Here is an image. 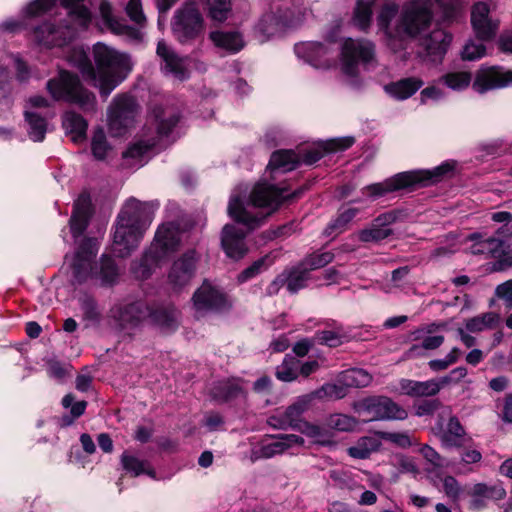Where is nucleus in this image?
Returning <instances> with one entry per match:
<instances>
[{
	"label": "nucleus",
	"mask_w": 512,
	"mask_h": 512,
	"mask_svg": "<svg viewBox=\"0 0 512 512\" xmlns=\"http://www.w3.org/2000/svg\"><path fill=\"white\" fill-rule=\"evenodd\" d=\"M242 393L243 389L235 381L218 382L211 389L212 397L220 402L233 400L239 397Z\"/></svg>",
	"instance_id": "obj_40"
},
{
	"label": "nucleus",
	"mask_w": 512,
	"mask_h": 512,
	"mask_svg": "<svg viewBox=\"0 0 512 512\" xmlns=\"http://www.w3.org/2000/svg\"><path fill=\"white\" fill-rule=\"evenodd\" d=\"M121 463L123 468L132 473L133 476H138L142 473H146L151 477H155V473L153 470L146 469V462L138 459L135 456L129 455L128 453H123L121 456Z\"/></svg>",
	"instance_id": "obj_54"
},
{
	"label": "nucleus",
	"mask_w": 512,
	"mask_h": 512,
	"mask_svg": "<svg viewBox=\"0 0 512 512\" xmlns=\"http://www.w3.org/2000/svg\"><path fill=\"white\" fill-rule=\"evenodd\" d=\"M456 167L455 161H447L431 170H415L407 171V174L412 175L411 189L417 186H428L438 183L445 178L453 175Z\"/></svg>",
	"instance_id": "obj_25"
},
{
	"label": "nucleus",
	"mask_w": 512,
	"mask_h": 512,
	"mask_svg": "<svg viewBox=\"0 0 512 512\" xmlns=\"http://www.w3.org/2000/svg\"><path fill=\"white\" fill-rule=\"evenodd\" d=\"M246 232L233 224H226L221 233V245L229 258H243L248 248L245 243Z\"/></svg>",
	"instance_id": "obj_23"
},
{
	"label": "nucleus",
	"mask_w": 512,
	"mask_h": 512,
	"mask_svg": "<svg viewBox=\"0 0 512 512\" xmlns=\"http://www.w3.org/2000/svg\"><path fill=\"white\" fill-rule=\"evenodd\" d=\"M465 430L461 425L459 419L455 416L450 417L446 430L441 435L440 439L446 447H460L463 444Z\"/></svg>",
	"instance_id": "obj_38"
},
{
	"label": "nucleus",
	"mask_w": 512,
	"mask_h": 512,
	"mask_svg": "<svg viewBox=\"0 0 512 512\" xmlns=\"http://www.w3.org/2000/svg\"><path fill=\"white\" fill-rule=\"evenodd\" d=\"M398 214L395 211L385 212L376 217L369 227L362 229L358 233L361 242H379L393 234L389 226L396 222Z\"/></svg>",
	"instance_id": "obj_22"
},
{
	"label": "nucleus",
	"mask_w": 512,
	"mask_h": 512,
	"mask_svg": "<svg viewBox=\"0 0 512 512\" xmlns=\"http://www.w3.org/2000/svg\"><path fill=\"white\" fill-rule=\"evenodd\" d=\"M205 10L214 23H223L233 15L231 2H206Z\"/></svg>",
	"instance_id": "obj_47"
},
{
	"label": "nucleus",
	"mask_w": 512,
	"mask_h": 512,
	"mask_svg": "<svg viewBox=\"0 0 512 512\" xmlns=\"http://www.w3.org/2000/svg\"><path fill=\"white\" fill-rule=\"evenodd\" d=\"M397 12L398 6L395 2L385 3L377 17V24L379 28L387 31L391 20L396 16Z\"/></svg>",
	"instance_id": "obj_59"
},
{
	"label": "nucleus",
	"mask_w": 512,
	"mask_h": 512,
	"mask_svg": "<svg viewBox=\"0 0 512 512\" xmlns=\"http://www.w3.org/2000/svg\"><path fill=\"white\" fill-rule=\"evenodd\" d=\"M466 375L467 369L465 367H457L451 370L449 374L436 379V383L439 386V392L448 385L458 384Z\"/></svg>",
	"instance_id": "obj_64"
},
{
	"label": "nucleus",
	"mask_w": 512,
	"mask_h": 512,
	"mask_svg": "<svg viewBox=\"0 0 512 512\" xmlns=\"http://www.w3.org/2000/svg\"><path fill=\"white\" fill-rule=\"evenodd\" d=\"M152 113L160 136H168L180 119L178 110L172 106L155 105Z\"/></svg>",
	"instance_id": "obj_30"
},
{
	"label": "nucleus",
	"mask_w": 512,
	"mask_h": 512,
	"mask_svg": "<svg viewBox=\"0 0 512 512\" xmlns=\"http://www.w3.org/2000/svg\"><path fill=\"white\" fill-rule=\"evenodd\" d=\"M381 446V442L370 436H364L357 440V442L347 448V453L350 457L355 459H367L373 452H376Z\"/></svg>",
	"instance_id": "obj_37"
},
{
	"label": "nucleus",
	"mask_w": 512,
	"mask_h": 512,
	"mask_svg": "<svg viewBox=\"0 0 512 512\" xmlns=\"http://www.w3.org/2000/svg\"><path fill=\"white\" fill-rule=\"evenodd\" d=\"M305 190L304 187H301L292 193H287L286 188L258 183L252 189L247 202H243L238 196L232 197L229 201L228 213L230 217L246 226L248 230H254L261 226L264 220L282 203L300 198Z\"/></svg>",
	"instance_id": "obj_2"
},
{
	"label": "nucleus",
	"mask_w": 512,
	"mask_h": 512,
	"mask_svg": "<svg viewBox=\"0 0 512 512\" xmlns=\"http://www.w3.org/2000/svg\"><path fill=\"white\" fill-rule=\"evenodd\" d=\"M79 303L83 313V320L91 324H99L102 319V313L97 301L89 295H84L79 299Z\"/></svg>",
	"instance_id": "obj_49"
},
{
	"label": "nucleus",
	"mask_w": 512,
	"mask_h": 512,
	"mask_svg": "<svg viewBox=\"0 0 512 512\" xmlns=\"http://www.w3.org/2000/svg\"><path fill=\"white\" fill-rule=\"evenodd\" d=\"M124 10L135 25L127 24L126 20L117 15L109 2H101L99 13L102 25L111 33L122 36L133 42L142 40V28L146 26V16L143 13L141 2H127Z\"/></svg>",
	"instance_id": "obj_6"
},
{
	"label": "nucleus",
	"mask_w": 512,
	"mask_h": 512,
	"mask_svg": "<svg viewBox=\"0 0 512 512\" xmlns=\"http://www.w3.org/2000/svg\"><path fill=\"white\" fill-rule=\"evenodd\" d=\"M300 361L291 354H286L282 363L276 367L275 376L283 382H292L298 378Z\"/></svg>",
	"instance_id": "obj_43"
},
{
	"label": "nucleus",
	"mask_w": 512,
	"mask_h": 512,
	"mask_svg": "<svg viewBox=\"0 0 512 512\" xmlns=\"http://www.w3.org/2000/svg\"><path fill=\"white\" fill-rule=\"evenodd\" d=\"M90 277L100 279L102 285H113L118 277L115 261L111 257L103 255L100 259V270L93 272L91 269Z\"/></svg>",
	"instance_id": "obj_39"
},
{
	"label": "nucleus",
	"mask_w": 512,
	"mask_h": 512,
	"mask_svg": "<svg viewBox=\"0 0 512 512\" xmlns=\"http://www.w3.org/2000/svg\"><path fill=\"white\" fill-rule=\"evenodd\" d=\"M333 259L334 254L332 252H315L306 256L299 264L310 273L313 270L325 267Z\"/></svg>",
	"instance_id": "obj_51"
},
{
	"label": "nucleus",
	"mask_w": 512,
	"mask_h": 512,
	"mask_svg": "<svg viewBox=\"0 0 512 512\" xmlns=\"http://www.w3.org/2000/svg\"><path fill=\"white\" fill-rule=\"evenodd\" d=\"M428 2H408L402 9L397 21L399 35L417 37L429 29L433 14Z\"/></svg>",
	"instance_id": "obj_10"
},
{
	"label": "nucleus",
	"mask_w": 512,
	"mask_h": 512,
	"mask_svg": "<svg viewBox=\"0 0 512 512\" xmlns=\"http://www.w3.org/2000/svg\"><path fill=\"white\" fill-rule=\"evenodd\" d=\"M137 104L135 99L127 94L117 95L108 109V126L113 136H122L132 125Z\"/></svg>",
	"instance_id": "obj_12"
},
{
	"label": "nucleus",
	"mask_w": 512,
	"mask_h": 512,
	"mask_svg": "<svg viewBox=\"0 0 512 512\" xmlns=\"http://www.w3.org/2000/svg\"><path fill=\"white\" fill-rule=\"evenodd\" d=\"M98 252V242L93 238H85L75 253L72 269L74 283L83 284L90 276L92 262Z\"/></svg>",
	"instance_id": "obj_18"
},
{
	"label": "nucleus",
	"mask_w": 512,
	"mask_h": 512,
	"mask_svg": "<svg viewBox=\"0 0 512 512\" xmlns=\"http://www.w3.org/2000/svg\"><path fill=\"white\" fill-rule=\"evenodd\" d=\"M359 212L358 208L351 207L340 210L337 217L328 223L323 234L327 237H335L343 233Z\"/></svg>",
	"instance_id": "obj_35"
},
{
	"label": "nucleus",
	"mask_w": 512,
	"mask_h": 512,
	"mask_svg": "<svg viewBox=\"0 0 512 512\" xmlns=\"http://www.w3.org/2000/svg\"><path fill=\"white\" fill-rule=\"evenodd\" d=\"M93 56L96 68L86 61L81 72L84 79L98 88L101 97L106 99L124 79L120 74L130 70L129 57L102 43L94 45Z\"/></svg>",
	"instance_id": "obj_4"
},
{
	"label": "nucleus",
	"mask_w": 512,
	"mask_h": 512,
	"mask_svg": "<svg viewBox=\"0 0 512 512\" xmlns=\"http://www.w3.org/2000/svg\"><path fill=\"white\" fill-rule=\"evenodd\" d=\"M152 204L130 199L117 217L113 236V252L121 258L136 249L153 218Z\"/></svg>",
	"instance_id": "obj_3"
},
{
	"label": "nucleus",
	"mask_w": 512,
	"mask_h": 512,
	"mask_svg": "<svg viewBox=\"0 0 512 512\" xmlns=\"http://www.w3.org/2000/svg\"><path fill=\"white\" fill-rule=\"evenodd\" d=\"M471 25L477 39L487 42L496 37L500 20L492 14L487 2H475L471 10Z\"/></svg>",
	"instance_id": "obj_15"
},
{
	"label": "nucleus",
	"mask_w": 512,
	"mask_h": 512,
	"mask_svg": "<svg viewBox=\"0 0 512 512\" xmlns=\"http://www.w3.org/2000/svg\"><path fill=\"white\" fill-rule=\"evenodd\" d=\"M91 150L94 157L98 160H104L107 156L110 146L108 145L106 136L102 130H98L94 133L91 142Z\"/></svg>",
	"instance_id": "obj_58"
},
{
	"label": "nucleus",
	"mask_w": 512,
	"mask_h": 512,
	"mask_svg": "<svg viewBox=\"0 0 512 512\" xmlns=\"http://www.w3.org/2000/svg\"><path fill=\"white\" fill-rule=\"evenodd\" d=\"M488 252L493 258H501L507 251H512L511 244L496 235L488 238Z\"/></svg>",
	"instance_id": "obj_61"
},
{
	"label": "nucleus",
	"mask_w": 512,
	"mask_h": 512,
	"mask_svg": "<svg viewBox=\"0 0 512 512\" xmlns=\"http://www.w3.org/2000/svg\"><path fill=\"white\" fill-rule=\"evenodd\" d=\"M441 406V401L436 398L422 400L414 405L415 415L418 417L433 415Z\"/></svg>",
	"instance_id": "obj_63"
},
{
	"label": "nucleus",
	"mask_w": 512,
	"mask_h": 512,
	"mask_svg": "<svg viewBox=\"0 0 512 512\" xmlns=\"http://www.w3.org/2000/svg\"><path fill=\"white\" fill-rule=\"evenodd\" d=\"M313 398L312 394L298 398L296 402L286 408L284 416L288 420L290 428L310 438H318L323 436L322 428L301 419V415L307 410Z\"/></svg>",
	"instance_id": "obj_16"
},
{
	"label": "nucleus",
	"mask_w": 512,
	"mask_h": 512,
	"mask_svg": "<svg viewBox=\"0 0 512 512\" xmlns=\"http://www.w3.org/2000/svg\"><path fill=\"white\" fill-rule=\"evenodd\" d=\"M148 307L142 302H133L112 309L115 329L123 338H132L147 317Z\"/></svg>",
	"instance_id": "obj_13"
},
{
	"label": "nucleus",
	"mask_w": 512,
	"mask_h": 512,
	"mask_svg": "<svg viewBox=\"0 0 512 512\" xmlns=\"http://www.w3.org/2000/svg\"><path fill=\"white\" fill-rule=\"evenodd\" d=\"M195 252L189 251L177 259L171 266L168 280L169 283L175 288L180 289L188 285L196 272Z\"/></svg>",
	"instance_id": "obj_21"
},
{
	"label": "nucleus",
	"mask_w": 512,
	"mask_h": 512,
	"mask_svg": "<svg viewBox=\"0 0 512 512\" xmlns=\"http://www.w3.org/2000/svg\"><path fill=\"white\" fill-rule=\"evenodd\" d=\"M486 53V47L481 42H475L474 40H469L462 50V58L468 61H474L483 57Z\"/></svg>",
	"instance_id": "obj_62"
},
{
	"label": "nucleus",
	"mask_w": 512,
	"mask_h": 512,
	"mask_svg": "<svg viewBox=\"0 0 512 512\" xmlns=\"http://www.w3.org/2000/svg\"><path fill=\"white\" fill-rule=\"evenodd\" d=\"M411 181H413L412 175L407 174L406 171L398 173L383 182L368 185L363 190L367 195L377 198L398 190L411 189Z\"/></svg>",
	"instance_id": "obj_26"
},
{
	"label": "nucleus",
	"mask_w": 512,
	"mask_h": 512,
	"mask_svg": "<svg viewBox=\"0 0 512 512\" xmlns=\"http://www.w3.org/2000/svg\"><path fill=\"white\" fill-rule=\"evenodd\" d=\"M474 494L482 496L485 501L487 500H502L506 496V491L500 486H487L484 483H478L474 485Z\"/></svg>",
	"instance_id": "obj_57"
},
{
	"label": "nucleus",
	"mask_w": 512,
	"mask_h": 512,
	"mask_svg": "<svg viewBox=\"0 0 512 512\" xmlns=\"http://www.w3.org/2000/svg\"><path fill=\"white\" fill-rule=\"evenodd\" d=\"M399 386L403 394L413 398L434 397L439 393L436 379L426 381L401 379Z\"/></svg>",
	"instance_id": "obj_29"
},
{
	"label": "nucleus",
	"mask_w": 512,
	"mask_h": 512,
	"mask_svg": "<svg viewBox=\"0 0 512 512\" xmlns=\"http://www.w3.org/2000/svg\"><path fill=\"white\" fill-rule=\"evenodd\" d=\"M273 260L269 255H265L258 260L254 261L250 266H248L246 269H244L238 276L237 280L239 283H244L255 276H257L259 273H261L263 270H266L271 264Z\"/></svg>",
	"instance_id": "obj_52"
},
{
	"label": "nucleus",
	"mask_w": 512,
	"mask_h": 512,
	"mask_svg": "<svg viewBox=\"0 0 512 512\" xmlns=\"http://www.w3.org/2000/svg\"><path fill=\"white\" fill-rule=\"evenodd\" d=\"M451 39V35L444 30L435 29L424 39L423 46L431 55H442L446 52Z\"/></svg>",
	"instance_id": "obj_36"
},
{
	"label": "nucleus",
	"mask_w": 512,
	"mask_h": 512,
	"mask_svg": "<svg viewBox=\"0 0 512 512\" xmlns=\"http://www.w3.org/2000/svg\"><path fill=\"white\" fill-rule=\"evenodd\" d=\"M171 26L177 40L185 44L202 35L204 19L193 2H186L183 7L175 11Z\"/></svg>",
	"instance_id": "obj_11"
},
{
	"label": "nucleus",
	"mask_w": 512,
	"mask_h": 512,
	"mask_svg": "<svg viewBox=\"0 0 512 512\" xmlns=\"http://www.w3.org/2000/svg\"><path fill=\"white\" fill-rule=\"evenodd\" d=\"M156 52L163 61L161 69L165 74H171L180 81L189 78L187 57L179 56L163 40L158 42Z\"/></svg>",
	"instance_id": "obj_20"
},
{
	"label": "nucleus",
	"mask_w": 512,
	"mask_h": 512,
	"mask_svg": "<svg viewBox=\"0 0 512 512\" xmlns=\"http://www.w3.org/2000/svg\"><path fill=\"white\" fill-rule=\"evenodd\" d=\"M25 119L28 123V135L35 141L40 142L45 138L47 121L36 112L25 111Z\"/></svg>",
	"instance_id": "obj_44"
},
{
	"label": "nucleus",
	"mask_w": 512,
	"mask_h": 512,
	"mask_svg": "<svg viewBox=\"0 0 512 512\" xmlns=\"http://www.w3.org/2000/svg\"><path fill=\"white\" fill-rule=\"evenodd\" d=\"M180 245V230L173 223L161 225L155 234L154 241L145 252L140 267L144 278L150 276L152 269L177 251Z\"/></svg>",
	"instance_id": "obj_8"
},
{
	"label": "nucleus",
	"mask_w": 512,
	"mask_h": 512,
	"mask_svg": "<svg viewBox=\"0 0 512 512\" xmlns=\"http://www.w3.org/2000/svg\"><path fill=\"white\" fill-rule=\"evenodd\" d=\"M10 73L6 66L0 63V104L7 107L12 105V99L9 90Z\"/></svg>",
	"instance_id": "obj_60"
},
{
	"label": "nucleus",
	"mask_w": 512,
	"mask_h": 512,
	"mask_svg": "<svg viewBox=\"0 0 512 512\" xmlns=\"http://www.w3.org/2000/svg\"><path fill=\"white\" fill-rule=\"evenodd\" d=\"M347 385L328 383L324 384L319 390L312 393L313 397L322 398L324 396L332 399H342L347 395Z\"/></svg>",
	"instance_id": "obj_56"
},
{
	"label": "nucleus",
	"mask_w": 512,
	"mask_h": 512,
	"mask_svg": "<svg viewBox=\"0 0 512 512\" xmlns=\"http://www.w3.org/2000/svg\"><path fill=\"white\" fill-rule=\"evenodd\" d=\"M192 301L197 312L222 311L230 307L225 294L208 281L194 292Z\"/></svg>",
	"instance_id": "obj_19"
},
{
	"label": "nucleus",
	"mask_w": 512,
	"mask_h": 512,
	"mask_svg": "<svg viewBox=\"0 0 512 512\" xmlns=\"http://www.w3.org/2000/svg\"><path fill=\"white\" fill-rule=\"evenodd\" d=\"M372 381V376L363 369L353 368L346 370L340 375V382L347 387H367Z\"/></svg>",
	"instance_id": "obj_45"
},
{
	"label": "nucleus",
	"mask_w": 512,
	"mask_h": 512,
	"mask_svg": "<svg viewBox=\"0 0 512 512\" xmlns=\"http://www.w3.org/2000/svg\"><path fill=\"white\" fill-rule=\"evenodd\" d=\"M62 124L73 142L80 143L85 140L88 123L80 114L67 111L63 115Z\"/></svg>",
	"instance_id": "obj_34"
},
{
	"label": "nucleus",
	"mask_w": 512,
	"mask_h": 512,
	"mask_svg": "<svg viewBox=\"0 0 512 512\" xmlns=\"http://www.w3.org/2000/svg\"><path fill=\"white\" fill-rule=\"evenodd\" d=\"M424 81L419 77H407L385 85L387 94L397 100H406L413 96L422 86Z\"/></svg>",
	"instance_id": "obj_28"
},
{
	"label": "nucleus",
	"mask_w": 512,
	"mask_h": 512,
	"mask_svg": "<svg viewBox=\"0 0 512 512\" xmlns=\"http://www.w3.org/2000/svg\"><path fill=\"white\" fill-rule=\"evenodd\" d=\"M300 156L293 150L283 149L274 151L270 157L267 168L271 171L289 172L300 164Z\"/></svg>",
	"instance_id": "obj_33"
},
{
	"label": "nucleus",
	"mask_w": 512,
	"mask_h": 512,
	"mask_svg": "<svg viewBox=\"0 0 512 512\" xmlns=\"http://www.w3.org/2000/svg\"><path fill=\"white\" fill-rule=\"evenodd\" d=\"M327 425L335 430L348 432L354 430L357 425V421L354 417L346 414H332L327 419Z\"/></svg>",
	"instance_id": "obj_55"
},
{
	"label": "nucleus",
	"mask_w": 512,
	"mask_h": 512,
	"mask_svg": "<svg viewBox=\"0 0 512 512\" xmlns=\"http://www.w3.org/2000/svg\"><path fill=\"white\" fill-rule=\"evenodd\" d=\"M366 69L377 66L375 44L367 39H347L342 46V69L349 76H356L358 65Z\"/></svg>",
	"instance_id": "obj_9"
},
{
	"label": "nucleus",
	"mask_w": 512,
	"mask_h": 512,
	"mask_svg": "<svg viewBox=\"0 0 512 512\" xmlns=\"http://www.w3.org/2000/svg\"><path fill=\"white\" fill-rule=\"evenodd\" d=\"M25 16H47L41 25L34 27L33 38L47 48L62 47L70 43L78 29H86L92 22V13L81 2H29Z\"/></svg>",
	"instance_id": "obj_1"
},
{
	"label": "nucleus",
	"mask_w": 512,
	"mask_h": 512,
	"mask_svg": "<svg viewBox=\"0 0 512 512\" xmlns=\"http://www.w3.org/2000/svg\"><path fill=\"white\" fill-rule=\"evenodd\" d=\"M276 441L271 443H264L260 445L258 448H254L251 451V461L255 462L260 459H268L272 458L275 455H279L284 453L287 450L286 444H284L280 438V436H274Z\"/></svg>",
	"instance_id": "obj_42"
},
{
	"label": "nucleus",
	"mask_w": 512,
	"mask_h": 512,
	"mask_svg": "<svg viewBox=\"0 0 512 512\" xmlns=\"http://www.w3.org/2000/svg\"><path fill=\"white\" fill-rule=\"evenodd\" d=\"M354 143L353 137H344L332 139L326 142L322 148H314L306 151L302 156V161L307 165H312L319 161L325 152L342 151L351 147Z\"/></svg>",
	"instance_id": "obj_31"
},
{
	"label": "nucleus",
	"mask_w": 512,
	"mask_h": 512,
	"mask_svg": "<svg viewBox=\"0 0 512 512\" xmlns=\"http://www.w3.org/2000/svg\"><path fill=\"white\" fill-rule=\"evenodd\" d=\"M305 15L306 12L295 2L271 7L259 19L255 33L261 42H265L282 29L299 25Z\"/></svg>",
	"instance_id": "obj_7"
},
{
	"label": "nucleus",
	"mask_w": 512,
	"mask_h": 512,
	"mask_svg": "<svg viewBox=\"0 0 512 512\" xmlns=\"http://www.w3.org/2000/svg\"><path fill=\"white\" fill-rule=\"evenodd\" d=\"M209 39L216 47L231 54L239 52L245 45L242 35L236 31H212Z\"/></svg>",
	"instance_id": "obj_32"
},
{
	"label": "nucleus",
	"mask_w": 512,
	"mask_h": 512,
	"mask_svg": "<svg viewBox=\"0 0 512 512\" xmlns=\"http://www.w3.org/2000/svg\"><path fill=\"white\" fill-rule=\"evenodd\" d=\"M509 85H512V70H505L500 66H491L481 67L477 71L472 87L476 92L482 94Z\"/></svg>",
	"instance_id": "obj_17"
},
{
	"label": "nucleus",
	"mask_w": 512,
	"mask_h": 512,
	"mask_svg": "<svg viewBox=\"0 0 512 512\" xmlns=\"http://www.w3.org/2000/svg\"><path fill=\"white\" fill-rule=\"evenodd\" d=\"M46 89L55 101L75 104L84 112L96 111L95 94L84 87L76 74L61 70L57 77L47 81Z\"/></svg>",
	"instance_id": "obj_5"
},
{
	"label": "nucleus",
	"mask_w": 512,
	"mask_h": 512,
	"mask_svg": "<svg viewBox=\"0 0 512 512\" xmlns=\"http://www.w3.org/2000/svg\"><path fill=\"white\" fill-rule=\"evenodd\" d=\"M310 273L300 264L285 275V285L290 293H296L306 287Z\"/></svg>",
	"instance_id": "obj_46"
},
{
	"label": "nucleus",
	"mask_w": 512,
	"mask_h": 512,
	"mask_svg": "<svg viewBox=\"0 0 512 512\" xmlns=\"http://www.w3.org/2000/svg\"><path fill=\"white\" fill-rule=\"evenodd\" d=\"M441 80L452 90H463L470 85L472 75L468 71H452L443 75Z\"/></svg>",
	"instance_id": "obj_50"
},
{
	"label": "nucleus",
	"mask_w": 512,
	"mask_h": 512,
	"mask_svg": "<svg viewBox=\"0 0 512 512\" xmlns=\"http://www.w3.org/2000/svg\"><path fill=\"white\" fill-rule=\"evenodd\" d=\"M498 322L499 316L496 313L487 312L467 319L465 321V328L468 332L478 333L486 329L495 328Z\"/></svg>",
	"instance_id": "obj_41"
},
{
	"label": "nucleus",
	"mask_w": 512,
	"mask_h": 512,
	"mask_svg": "<svg viewBox=\"0 0 512 512\" xmlns=\"http://www.w3.org/2000/svg\"><path fill=\"white\" fill-rule=\"evenodd\" d=\"M359 409L370 420H404L408 417L403 407L385 396L365 398L359 403Z\"/></svg>",
	"instance_id": "obj_14"
},
{
	"label": "nucleus",
	"mask_w": 512,
	"mask_h": 512,
	"mask_svg": "<svg viewBox=\"0 0 512 512\" xmlns=\"http://www.w3.org/2000/svg\"><path fill=\"white\" fill-rule=\"evenodd\" d=\"M373 2H357L354 9L352 24L363 32H367L372 19Z\"/></svg>",
	"instance_id": "obj_48"
},
{
	"label": "nucleus",
	"mask_w": 512,
	"mask_h": 512,
	"mask_svg": "<svg viewBox=\"0 0 512 512\" xmlns=\"http://www.w3.org/2000/svg\"><path fill=\"white\" fill-rule=\"evenodd\" d=\"M147 316L160 332L169 334L180 325V311L172 304L157 306L151 309Z\"/></svg>",
	"instance_id": "obj_24"
},
{
	"label": "nucleus",
	"mask_w": 512,
	"mask_h": 512,
	"mask_svg": "<svg viewBox=\"0 0 512 512\" xmlns=\"http://www.w3.org/2000/svg\"><path fill=\"white\" fill-rule=\"evenodd\" d=\"M92 214L91 199L88 194H81L75 201L74 210L70 219L72 235L77 238L86 230Z\"/></svg>",
	"instance_id": "obj_27"
},
{
	"label": "nucleus",
	"mask_w": 512,
	"mask_h": 512,
	"mask_svg": "<svg viewBox=\"0 0 512 512\" xmlns=\"http://www.w3.org/2000/svg\"><path fill=\"white\" fill-rule=\"evenodd\" d=\"M345 332L341 326L335 327L333 330H322L315 334L318 343L329 347H337L343 343Z\"/></svg>",
	"instance_id": "obj_53"
}]
</instances>
